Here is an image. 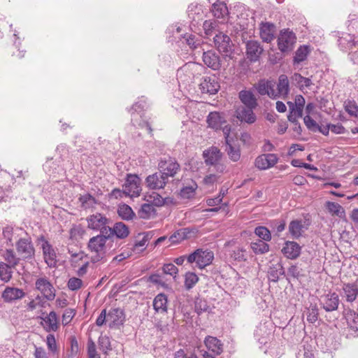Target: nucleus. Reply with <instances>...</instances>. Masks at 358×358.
<instances>
[{
    "mask_svg": "<svg viewBox=\"0 0 358 358\" xmlns=\"http://www.w3.org/2000/svg\"><path fill=\"white\" fill-rule=\"evenodd\" d=\"M45 322V326L44 327L47 331H55L58 329V320L55 312L51 311L49 315L45 317H41Z\"/></svg>",
    "mask_w": 358,
    "mask_h": 358,
    "instance_id": "29",
    "label": "nucleus"
},
{
    "mask_svg": "<svg viewBox=\"0 0 358 358\" xmlns=\"http://www.w3.org/2000/svg\"><path fill=\"white\" fill-rule=\"evenodd\" d=\"M239 99L246 107L256 108L257 99L250 91L243 90L239 92Z\"/></svg>",
    "mask_w": 358,
    "mask_h": 358,
    "instance_id": "31",
    "label": "nucleus"
},
{
    "mask_svg": "<svg viewBox=\"0 0 358 358\" xmlns=\"http://www.w3.org/2000/svg\"><path fill=\"white\" fill-rule=\"evenodd\" d=\"M282 252L289 259H296L301 254L300 245L294 241H287L282 249Z\"/></svg>",
    "mask_w": 358,
    "mask_h": 358,
    "instance_id": "23",
    "label": "nucleus"
},
{
    "mask_svg": "<svg viewBox=\"0 0 358 358\" xmlns=\"http://www.w3.org/2000/svg\"><path fill=\"white\" fill-rule=\"evenodd\" d=\"M46 343L49 350L52 353H56L57 352V346L54 335L48 334L46 338Z\"/></svg>",
    "mask_w": 358,
    "mask_h": 358,
    "instance_id": "58",
    "label": "nucleus"
},
{
    "mask_svg": "<svg viewBox=\"0 0 358 358\" xmlns=\"http://www.w3.org/2000/svg\"><path fill=\"white\" fill-rule=\"evenodd\" d=\"M124 320V313L121 309L114 308L109 311L107 315V322L110 327L122 324Z\"/></svg>",
    "mask_w": 358,
    "mask_h": 358,
    "instance_id": "26",
    "label": "nucleus"
},
{
    "mask_svg": "<svg viewBox=\"0 0 358 358\" xmlns=\"http://www.w3.org/2000/svg\"><path fill=\"white\" fill-rule=\"evenodd\" d=\"M138 214L141 218L148 220L155 215L156 210L151 203L146 202L141 205Z\"/></svg>",
    "mask_w": 358,
    "mask_h": 358,
    "instance_id": "34",
    "label": "nucleus"
},
{
    "mask_svg": "<svg viewBox=\"0 0 358 358\" xmlns=\"http://www.w3.org/2000/svg\"><path fill=\"white\" fill-rule=\"evenodd\" d=\"M296 43L295 34L289 30H283L280 34L278 40V48L281 52H289L293 49Z\"/></svg>",
    "mask_w": 358,
    "mask_h": 358,
    "instance_id": "7",
    "label": "nucleus"
},
{
    "mask_svg": "<svg viewBox=\"0 0 358 358\" xmlns=\"http://www.w3.org/2000/svg\"><path fill=\"white\" fill-rule=\"evenodd\" d=\"M230 257L237 262H243L247 259V252L243 248H236L230 253Z\"/></svg>",
    "mask_w": 358,
    "mask_h": 358,
    "instance_id": "44",
    "label": "nucleus"
},
{
    "mask_svg": "<svg viewBox=\"0 0 358 358\" xmlns=\"http://www.w3.org/2000/svg\"><path fill=\"white\" fill-rule=\"evenodd\" d=\"M264 49L261 43L255 40H250L246 43V56L250 62H257L262 54Z\"/></svg>",
    "mask_w": 358,
    "mask_h": 358,
    "instance_id": "10",
    "label": "nucleus"
},
{
    "mask_svg": "<svg viewBox=\"0 0 358 358\" xmlns=\"http://www.w3.org/2000/svg\"><path fill=\"white\" fill-rule=\"evenodd\" d=\"M255 108L238 106L235 111V116L241 122L252 124L256 121V115L253 113Z\"/></svg>",
    "mask_w": 358,
    "mask_h": 358,
    "instance_id": "16",
    "label": "nucleus"
},
{
    "mask_svg": "<svg viewBox=\"0 0 358 358\" xmlns=\"http://www.w3.org/2000/svg\"><path fill=\"white\" fill-rule=\"evenodd\" d=\"M345 111L351 116L358 117V106L355 101L347 100L344 103Z\"/></svg>",
    "mask_w": 358,
    "mask_h": 358,
    "instance_id": "46",
    "label": "nucleus"
},
{
    "mask_svg": "<svg viewBox=\"0 0 358 358\" xmlns=\"http://www.w3.org/2000/svg\"><path fill=\"white\" fill-rule=\"evenodd\" d=\"M117 213L122 219L125 220H131L135 216V213H134L131 208L127 204L119 206Z\"/></svg>",
    "mask_w": 358,
    "mask_h": 358,
    "instance_id": "39",
    "label": "nucleus"
},
{
    "mask_svg": "<svg viewBox=\"0 0 358 358\" xmlns=\"http://www.w3.org/2000/svg\"><path fill=\"white\" fill-rule=\"evenodd\" d=\"M203 155L207 164L213 165L220 161L222 154L217 148L211 147L203 151Z\"/></svg>",
    "mask_w": 358,
    "mask_h": 358,
    "instance_id": "25",
    "label": "nucleus"
},
{
    "mask_svg": "<svg viewBox=\"0 0 358 358\" xmlns=\"http://www.w3.org/2000/svg\"><path fill=\"white\" fill-rule=\"evenodd\" d=\"M212 13L217 18H222L228 13V9L225 3L222 2H217L213 3Z\"/></svg>",
    "mask_w": 358,
    "mask_h": 358,
    "instance_id": "38",
    "label": "nucleus"
},
{
    "mask_svg": "<svg viewBox=\"0 0 358 358\" xmlns=\"http://www.w3.org/2000/svg\"><path fill=\"white\" fill-rule=\"evenodd\" d=\"M303 220H292L289 224V232L294 238H299L308 229V224Z\"/></svg>",
    "mask_w": 358,
    "mask_h": 358,
    "instance_id": "20",
    "label": "nucleus"
},
{
    "mask_svg": "<svg viewBox=\"0 0 358 358\" xmlns=\"http://www.w3.org/2000/svg\"><path fill=\"white\" fill-rule=\"evenodd\" d=\"M82 206L85 208H90L96 203V199L90 194L82 195L79 198Z\"/></svg>",
    "mask_w": 358,
    "mask_h": 358,
    "instance_id": "48",
    "label": "nucleus"
},
{
    "mask_svg": "<svg viewBox=\"0 0 358 358\" xmlns=\"http://www.w3.org/2000/svg\"><path fill=\"white\" fill-rule=\"evenodd\" d=\"M141 192V179L136 175L129 174L123 186V192L125 195L138 196Z\"/></svg>",
    "mask_w": 358,
    "mask_h": 358,
    "instance_id": "6",
    "label": "nucleus"
},
{
    "mask_svg": "<svg viewBox=\"0 0 358 358\" xmlns=\"http://www.w3.org/2000/svg\"><path fill=\"white\" fill-rule=\"evenodd\" d=\"M199 86L202 93L210 94H216L220 88L217 78L215 76L204 78Z\"/></svg>",
    "mask_w": 358,
    "mask_h": 358,
    "instance_id": "14",
    "label": "nucleus"
},
{
    "mask_svg": "<svg viewBox=\"0 0 358 358\" xmlns=\"http://www.w3.org/2000/svg\"><path fill=\"white\" fill-rule=\"evenodd\" d=\"M159 172L167 180L169 177H174L180 170V166L178 162L171 157L161 159L158 164Z\"/></svg>",
    "mask_w": 358,
    "mask_h": 358,
    "instance_id": "5",
    "label": "nucleus"
},
{
    "mask_svg": "<svg viewBox=\"0 0 358 358\" xmlns=\"http://www.w3.org/2000/svg\"><path fill=\"white\" fill-rule=\"evenodd\" d=\"M214 43L220 52L229 53L232 50V43L229 36L222 32L215 35Z\"/></svg>",
    "mask_w": 358,
    "mask_h": 358,
    "instance_id": "15",
    "label": "nucleus"
},
{
    "mask_svg": "<svg viewBox=\"0 0 358 358\" xmlns=\"http://www.w3.org/2000/svg\"><path fill=\"white\" fill-rule=\"evenodd\" d=\"M87 227L92 230L99 231L101 234H111L110 221L104 215L99 213L87 217Z\"/></svg>",
    "mask_w": 358,
    "mask_h": 358,
    "instance_id": "3",
    "label": "nucleus"
},
{
    "mask_svg": "<svg viewBox=\"0 0 358 358\" xmlns=\"http://www.w3.org/2000/svg\"><path fill=\"white\" fill-rule=\"evenodd\" d=\"M162 270L165 274L170 275L174 278L176 277V275L178 272V268L172 263L164 264Z\"/></svg>",
    "mask_w": 358,
    "mask_h": 358,
    "instance_id": "55",
    "label": "nucleus"
},
{
    "mask_svg": "<svg viewBox=\"0 0 358 358\" xmlns=\"http://www.w3.org/2000/svg\"><path fill=\"white\" fill-rule=\"evenodd\" d=\"M330 130L335 134H341L345 133V128L341 124H330Z\"/></svg>",
    "mask_w": 358,
    "mask_h": 358,
    "instance_id": "63",
    "label": "nucleus"
},
{
    "mask_svg": "<svg viewBox=\"0 0 358 358\" xmlns=\"http://www.w3.org/2000/svg\"><path fill=\"white\" fill-rule=\"evenodd\" d=\"M289 82L286 75L282 74L279 76L276 90L274 88L275 99L281 98L285 99L289 93Z\"/></svg>",
    "mask_w": 358,
    "mask_h": 358,
    "instance_id": "12",
    "label": "nucleus"
},
{
    "mask_svg": "<svg viewBox=\"0 0 358 358\" xmlns=\"http://www.w3.org/2000/svg\"><path fill=\"white\" fill-rule=\"evenodd\" d=\"M25 296L23 289L17 287H6L1 294V297L6 303H11Z\"/></svg>",
    "mask_w": 358,
    "mask_h": 358,
    "instance_id": "17",
    "label": "nucleus"
},
{
    "mask_svg": "<svg viewBox=\"0 0 358 358\" xmlns=\"http://www.w3.org/2000/svg\"><path fill=\"white\" fill-rule=\"evenodd\" d=\"M144 199L152 206H162L165 203V199L156 192L146 195Z\"/></svg>",
    "mask_w": 358,
    "mask_h": 358,
    "instance_id": "41",
    "label": "nucleus"
},
{
    "mask_svg": "<svg viewBox=\"0 0 358 358\" xmlns=\"http://www.w3.org/2000/svg\"><path fill=\"white\" fill-rule=\"evenodd\" d=\"M228 146L227 148V154L229 157V158L233 162H238L240 159L241 157V152L238 148H236L233 147L231 145L228 143V141L227 142Z\"/></svg>",
    "mask_w": 358,
    "mask_h": 358,
    "instance_id": "51",
    "label": "nucleus"
},
{
    "mask_svg": "<svg viewBox=\"0 0 358 358\" xmlns=\"http://www.w3.org/2000/svg\"><path fill=\"white\" fill-rule=\"evenodd\" d=\"M275 83L272 80H261L256 85V89L260 95H268L271 99H275L274 87Z\"/></svg>",
    "mask_w": 358,
    "mask_h": 358,
    "instance_id": "19",
    "label": "nucleus"
},
{
    "mask_svg": "<svg viewBox=\"0 0 358 358\" xmlns=\"http://www.w3.org/2000/svg\"><path fill=\"white\" fill-rule=\"evenodd\" d=\"M292 80L296 83L301 90H303L304 87H309L313 85L310 78H305L298 73H294L292 76Z\"/></svg>",
    "mask_w": 358,
    "mask_h": 358,
    "instance_id": "37",
    "label": "nucleus"
},
{
    "mask_svg": "<svg viewBox=\"0 0 358 358\" xmlns=\"http://www.w3.org/2000/svg\"><path fill=\"white\" fill-rule=\"evenodd\" d=\"M255 233L264 241H269L271 239L270 231L265 227H258L255 229Z\"/></svg>",
    "mask_w": 358,
    "mask_h": 358,
    "instance_id": "50",
    "label": "nucleus"
},
{
    "mask_svg": "<svg viewBox=\"0 0 358 358\" xmlns=\"http://www.w3.org/2000/svg\"><path fill=\"white\" fill-rule=\"evenodd\" d=\"M106 322H107V315L106 310H103L96 320V324L97 326H102Z\"/></svg>",
    "mask_w": 358,
    "mask_h": 358,
    "instance_id": "64",
    "label": "nucleus"
},
{
    "mask_svg": "<svg viewBox=\"0 0 358 358\" xmlns=\"http://www.w3.org/2000/svg\"><path fill=\"white\" fill-rule=\"evenodd\" d=\"M110 232H112L111 236L115 235L119 238H124L129 234L127 226L122 222H117L113 228L110 227Z\"/></svg>",
    "mask_w": 358,
    "mask_h": 358,
    "instance_id": "35",
    "label": "nucleus"
},
{
    "mask_svg": "<svg viewBox=\"0 0 358 358\" xmlns=\"http://www.w3.org/2000/svg\"><path fill=\"white\" fill-rule=\"evenodd\" d=\"M198 276L193 272H187L185 275V286L187 289H192L198 282Z\"/></svg>",
    "mask_w": 358,
    "mask_h": 358,
    "instance_id": "47",
    "label": "nucleus"
},
{
    "mask_svg": "<svg viewBox=\"0 0 358 358\" xmlns=\"http://www.w3.org/2000/svg\"><path fill=\"white\" fill-rule=\"evenodd\" d=\"M345 317L348 327L353 331H358V313L355 311L348 309L345 311Z\"/></svg>",
    "mask_w": 358,
    "mask_h": 358,
    "instance_id": "33",
    "label": "nucleus"
},
{
    "mask_svg": "<svg viewBox=\"0 0 358 358\" xmlns=\"http://www.w3.org/2000/svg\"><path fill=\"white\" fill-rule=\"evenodd\" d=\"M284 273V268L280 262L271 264L268 271V278L271 281L275 282Z\"/></svg>",
    "mask_w": 358,
    "mask_h": 358,
    "instance_id": "30",
    "label": "nucleus"
},
{
    "mask_svg": "<svg viewBox=\"0 0 358 358\" xmlns=\"http://www.w3.org/2000/svg\"><path fill=\"white\" fill-rule=\"evenodd\" d=\"M325 206L328 212L332 216H337L340 218H342L345 216L344 208L339 203L336 202L327 201L325 203Z\"/></svg>",
    "mask_w": 358,
    "mask_h": 358,
    "instance_id": "36",
    "label": "nucleus"
},
{
    "mask_svg": "<svg viewBox=\"0 0 358 358\" xmlns=\"http://www.w3.org/2000/svg\"><path fill=\"white\" fill-rule=\"evenodd\" d=\"M195 311L199 314L206 312L208 309L207 302L203 299H196L195 301Z\"/></svg>",
    "mask_w": 358,
    "mask_h": 358,
    "instance_id": "57",
    "label": "nucleus"
},
{
    "mask_svg": "<svg viewBox=\"0 0 358 358\" xmlns=\"http://www.w3.org/2000/svg\"><path fill=\"white\" fill-rule=\"evenodd\" d=\"M217 26V22L214 20H206L203 23V28L204 30V33L207 36H210L213 34V30L215 29Z\"/></svg>",
    "mask_w": 358,
    "mask_h": 358,
    "instance_id": "53",
    "label": "nucleus"
},
{
    "mask_svg": "<svg viewBox=\"0 0 358 358\" xmlns=\"http://www.w3.org/2000/svg\"><path fill=\"white\" fill-rule=\"evenodd\" d=\"M83 282L80 278H71L68 282V287L71 290H76L80 288Z\"/></svg>",
    "mask_w": 358,
    "mask_h": 358,
    "instance_id": "59",
    "label": "nucleus"
},
{
    "mask_svg": "<svg viewBox=\"0 0 358 358\" xmlns=\"http://www.w3.org/2000/svg\"><path fill=\"white\" fill-rule=\"evenodd\" d=\"M208 127L214 130H222L227 142V138L231 131V126L227 124L225 117L218 112H210L207 116Z\"/></svg>",
    "mask_w": 358,
    "mask_h": 358,
    "instance_id": "2",
    "label": "nucleus"
},
{
    "mask_svg": "<svg viewBox=\"0 0 358 358\" xmlns=\"http://www.w3.org/2000/svg\"><path fill=\"white\" fill-rule=\"evenodd\" d=\"M288 273L289 275L298 278L301 275V269L299 268L297 266L293 265L289 268Z\"/></svg>",
    "mask_w": 358,
    "mask_h": 358,
    "instance_id": "62",
    "label": "nucleus"
},
{
    "mask_svg": "<svg viewBox=\"0 0 358 358\" xmlns=\"http://www.w3.org/2000/svg\"><path fill=\"white\" fill-rule=\"evenodd\" d=\"M42 249L45 262L50 267H55L57 264L56 254L52 245L46 241L42 243Z\"/></svg>",
    "mask_w": 358,
    "mask_h": 358,
    "instance_id": "24",
    "label": "nucleus"
},
{
    "mask_svg": "<svg viewBox=\"0 0 358 358\" xmlns=\"http://www.w3.org/2000/svg\"><path fill=\"white\" fill-rule=\"evenodd\" d=\"M202 59L203 63L213 70H219L221 66L220 57L213 51L203 52Z\"/></svg>",
    "mask_w": 358,
    "mask_h": 358,
    "instance_id": "21",
    "label": "nucleus"
},
{
    "mask_svg": "<svg viewBox=\"0 0 358 358\" xmlns=\"http://www.w3.org/2000/svg\"><path fill=\"white\" fill-rule=\"evenodd\" d=\"M11 266L4 262H0V278L4 282H8L12 278Z\"/></svg>",
    "mask_w": 358,
    "mask_h": 358,
    "instance_id": "45",
    "label": "nucleus"
},
{
    "mask_svg": "<svg viewBox=\"0 0 358 358\" xmlns=\"http://www.w3.org/2000/svg\"><path fill=\"white\" fill-rule=\"evenodd\" d=\"M347 301H354L358 294V287L354 283L345 284L343 287Z\"/></svg>",
    "mask_w": 358,
    "mask_h": 358,
    "instance_id": "32",
    "label": "nucleus"
},
{
    "mask_svg": "<svg viewBox=\"0 0 358 358\" xmlns=\"http://www.w3.org/2000/svg\"><path fill=\"white\" fill-rule=\"evenodd\" d=\"M16 250L24 259L31 258L34 255V248L29 238H22L16 243Z\"/></svg>",
    "mask_w": 358,
    "mask_h": 358,
    "instance_id": "9",
    "label": "nucleus"
},
{
    "mask_svg": "<svg viewBox=\"0 0 358 358\" xmlns=\"http://www.w3.org/2000/svg\"><path fill=\"white\" fill-rule=\"evenodd\" d=\"M339 301V297L336 293H329L321 296L320 305L327 312H332L338 309Z\"/></svg>",
    "mask_w": 358,
    "mask_h": 358,
    "instance_id": "13",
    "label": "nucleus"
},
{
    "mask_svg": "<svg viewBox=\"0 0 358 358\" xmlns=\"http://www.w3.org/2000/svg\"><path fill=\"white\" fill-rule=\"evenodd\" d=\"M278 157L275 154H264L258 156L255 162V166L259 170H266L277 164Z\"/></svg>",
    "mask_w": 358,
    "mask_h": 358,
    "instance_id": "11",
    "label": "nucleus"
},
{
    "mask_svg": "<svg viewBox=\"0 0 358 358\" xmlns=\"http://www.w3.org/2000/svg\"><path fill=\"white\" fill-rule=\"evenodd\" d=\"M167 296L164 294H157L153 300V307L157 313L164 314L167 312Z\"/></svg>",
    "mask_w": 358,
    "mask_h": 358,
    "instance_id": "28",
    "label": "nucleus"
},
{
    "mask_svg": "<svg viewBox=\"0 0 358 358\" xmlns=\"http://www.w3.org/2000/svg\"><path fill=\"white\" fill-rule=\"evenodd\" d=\"M308 54V50L306 46H301L296 52L294 57V62L299 64L303 62Z\"/></svg>",
    "mask_w": 358,
    "mask_h": 358,
    "instance_id": "49",
    "label": "nucleus"
},
{
    "mask_svg": "<svg viewBox=\"0 0 358 358\" xmlns=\"http://www.w3.org/2000/svg\"><path fill=\"white\" fill-rule=\"evenodd\" d=\"M111 237V234H100L91 238L88 243V248L91 252H95L91 260L96 263L103 259L106 253V241Z\"/></svg>",
    "mask_w": 358,
    "mask_h": 358,
    "instance_id": "1",
    "label": "nucleus"
},
{
    "mask_svg": "<svg viewBox=\"0 0 358 358\" xmlns=\"http://www.w3.org/2000/svg\"><path fill=\"white\" fill-rule=\"evenodd\" d=\"M99 349L104 353L111 350L110 338L106 336H102L99 338Z\"/></svg>",
    "mask_w": 358,
    "mask_h": 358,
    "instance_id": "52",
    "label": "nucleus"
},
{
    "mask_svg": "<svg viewBox=\"0 0 358 358\" xmlns=\"http://www.w3.org/2000/svg\"><path fill=\"white\" fill-rule=\"evenodd\" d=\"M275 27L270 22H262L260 24V36L263 41L271 42L275 37Z\"/></svg>",
    "mask_w": 358,
    "mask_h": 358,
    "instance_id": "22",
    "label": "nucleus"
},
{
    "mask_svg": "<svg viewBox=\"0 0 358 358\" xmlns=\"http://www.w3.org/2000/svg\"><path fill=\"white\" fill-rule=\"evenodd\" d=\"M213 252L208 250L198 249L187 257L188 263H195L196 266L202 269L210 265L213 260Z\"/></svg>",
    "mask_w": 358,
    "mask_h": 358,
    "instance_id": "4",
    "label": "nucleus"
},
{
    "mask_svg": "<svg viewBox=\"0 0 358 358\" xmlns=\"http://www.w3.org/2000/svg\"><path fill=\"white\" fill-rule=\"evenodd\" d=\"M305 313L308 322L313 324L317 320L319 310L316 304H310Z\"/></svg>",
    "mask_w": 358,
    "mask_h": 358,
    "instance_id": "42",
    "label": "nucleus"
},
{
    "mask_svg": "<svg viewBox=\"0 0 358 358\" xmlns=\"http://www.w3.org/2000/svg\"><path fill=\"white\" fill-rule=\"evenodd\" d=\"M303 122L309 130L316 132L319 129L318 124L310 115H307L305 116Z\"/></svg>",
    "mask_w": 358,
    "mask_h": 358,
    "instance_id": "54",
    "label": "nucleus"
},
{
    "mask_svg": "<svg viewBox=\"0 0 358 358\" xmlns=\"http://www.w3.org/2000/svg\"><path fill=\"white\" fill-rule=\"evenodd\" d=\"M36 288L48 300L52 301L55 299V294L52 285L46 278H40L36 280Z\"/></svg>",
    "mask_w": 358,
    "mask_h": 358,
    "instance_id": "8",
    "label": "nucleus"
},
{
    "mask_svg": "<svg viewBox=\"0 0 358 358\" xmlns=\"http://www.w3.org/2000/svg\"><path fill=\"white\" fill-rule=\"evenodd\" d=\"M75 315L73 309L68 308L66 309L62 315V322L64 324H69Z\"/></svg>",
    "mask_w": 358,
    "mask_h": 358,
    "instance_id": "60",
    "label": "nucleus"
},
{
    "mask_svg": "<svg viewBox=\"0 0 358 358\" xmlns=\"http://www.w3.org/2000/svg\"><path fill=\"white\" fill-rule=\"evenodd\" d=\"M287 105L289 108V112L296 116L297 117H301L303 116V108L294 106V103L288 101Z\"/></svg>",
    "mask_w": 358,
    "mask_h": 358,
    "instance_id": "61",
    "label": "nucleus"
},
{
    "mask_svg": "<svg viewBox=\"0 0 358 358\" xmlns=\"http://www.w3.org/2000/svg\"><path fill=\"white\" fill-rule=\"evenodd\" d=\"M206 348L217 355L223 352V345L216 337L208 336L204 340Z\"/></svg>",
    "mask_w": 358,
    "mask_h": 358,
    "instance_id": "27",
    "label": "nucleus"
},
{
    "mask_svg": "<svg viewBox=\"0 0 358 358\" xmlns=\"http://www.w3.org/2000/svg\"><path fill=\"white\" fill-rule=\"evenodd\" d=\"M145 182L149 189H159L165 187L168 180L159 172L148 176L145 179Z\"/></svg>",
    "mask_w": 358,
    "mask_h": 358,
    "instance_id": "18",
    "label": "nucleus"
},
{
    "mask_svg": "<svg viewBox=\"0 0 358 358\" xmlns=\"http://www.w3.org/2000/svg\"><path fill=\"white\" fill-rule=\"evenodd\" d=\"M196 185L186 186L180 190V196L185 199H189L192 197L194 193Z\"/></svg>",
    "mask_w": 358,
    "mask_h": 358,
    "instance_id": "56",
    "label": "nucleus"
},
{
    "mask_svg": "<svg viewBox=\"0 0 358 358\" xmlns=\"http://www.w3.org/2000/svg\"><path fill=\"white\" fill-rule=\"evenodd\" d=\"M251 249L257 255H262L269 250V245L262 240H258L251 243Z\"/></svg>",
    "mask_w": 358,
    "mask_h": 358,
    "instance_id": "40",
    "label": "nucleus"
},
{
    "mask_svg": "<svg viewBox=\"0 0 358 358\" xmlns=\"http://www.w3.org/2000/svg\"><path fill=\"white\" fill-rule=\"evenodd\" d=\"M3 256L5 261L6 262V264L12 268L15 267V266H17L19 263L20 259L17 257L15 252L12 250H6L4 252Z\"/></svg>",
    "mask_w": 358,
    "mask_h": 358,
    "instance_id": "43",
    "label": "nucleus"
}]
</instances>
